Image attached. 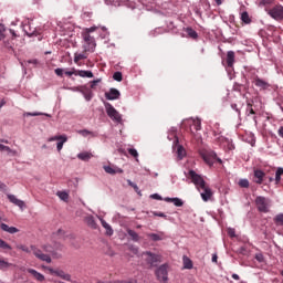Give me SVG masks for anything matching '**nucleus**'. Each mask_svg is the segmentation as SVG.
Wrapping results in <instances>:
<instances>
[{
  "label": "nucleus",
  "instance_id": "obj_49",
  "mask_svg": "<svg viewBox=\"0 0 283 283\" xmlns=\"http://www.w3.org/2000/svg\"><path fill=\"white\" fill-rule=\"evenodd\" d=\"M54 73L56 74V76H63V69H55Z\"/></svg>",
  "mask_w": 283,
  "mask_h": 283
},
{
  "label": "nucleus",
  "instance_id": "obj_6",
  "mask_svg": "<svg viewBox=\"0 0 283 283\" xmlns=\"http://www.w3.org/2000/svg\"><path fill=\"white\" fill-rule=\"evenodd\" d=\"M189 176L198 191H200L202 187L207 186V181H205V179L200 175L196 174V171L190 170Z\"/></svg>",
  "mask_w": 283,
  "mask_h": 283
},
{
  "label": "nucleus",
  "instance_id": "obj_39",
  "mask_svg": "<svg viewBox=\"0 0 283 283\" xmlns=\"http://www.w3.org/2000/svg\"><path fill=\"white\" fill-rule=\"evenodd\" d=\"M128 154L133 156V158H138V150L135 148H128Z\"/></svg>",
  "mask_w": 283,
  "mask_h": 283
},
{
  "label": "nucleus",
  "instance_id": "obj_1",
  "mask_svg": "<svg viewBox=\"0 0 283 283\" xmlns=\"http://www.w3.org/2000/svg\"><path fill=\"white\" fill-rule=\"evenodd\" d=\"M15 249H19V251H23L24 253H32L38 258V260H41L42 262H46L48 264L52 263V258L49 254L43 253V251L36 245H30V248L25 244H18Z\"/></svg>",
  "mask_w": 283,
  "mask_h": 283
},
{
  "label": "nucleus",
  "instance_id": "obj_46",
  "mask_svg": "<svg viewBox=\"0 0 283 283\" xmlns=\"http://www.w3.org/2000/svg\"><path fill=\"white\" fill-rule=\"evenodd\" d=\"M129 187H132L133 189H135V191H138V185L134 184L132 180H127Z\"/></svg>",
  "mask_w": 283,
  "mask_h": 283
},
{
  "label": "nucleus",
  "instance_id": "obj_56",
  "mask_svg": "<svg viewBox=\"0 0 283 283\" xmlns=\"http://www.w3.org/2000/svg\"><path fill=\"white\" fill-rule=\"evenodd\" d=\"M153 198H155V200H163V198H161V197H159V195H158V193L153 195Z\"/></svg>",
  "mask_w": 283,
  "mask_h": 283
},
{
  "label": "nucleus",
  "instance_id": "obj_47",
  "mask_svg": "<svg viewBox=\"0 0 283 283\" xmlns=\"http://www.w3.org/2000/svg\"><path fill=\"white\" fill-rule=\"evenodd\" d=\"M27 116H50V115L43 114V113H27Z\"/></svg>",
  "mask_w": 283,
  "mask_h": 283
},
{
  "label": "nucleus",
  "instance_id": "obj_9",
  "mask_svg": "<svg viewBox=\"0 0 283 283\" xmlns=\"http://www.w3.org/2000/svg\"><path fill=\"white\" fill-rule=\"evenodd\" d=\"M156 276L157 280H159L163 283H167V281L169 280L168 275V271H167V264H163L160 265L157 270H156Z\"/></svg>",
  "mask_w": 283,
  "mask_h": 283
},
{
  "label": "nucleus",
  "instance_id": "obj_48",
  "mask_svg": "<svg viewBox=\"0 0 283 283\" xmlns=\"http://www.w3.org/2000/svg\"><path fill=\"white\" fill-rule=\"evenodd\" d=\"M78 134H81V136H90V134H92V132H90L87 129H83V130H78Z\"/></svg>",
  "mask_w": 283,
  "mask_h": 283
},
{
  "label": "nucleus",
  "instance_id": "obj_42",
  "mask_svg": "<svg viewBox=\"0 0 283 283\" xmlns=\"http://www.w3.org/2000/svg\"><path fill=\"white\" fill-rule=\"evenodd\" d=\"M275 0H261L260 6H271Z\"/></svg>",
  "mask_w": 283,
  "mask_h": 283
},
{
  "label": "nucleus",
  "instance_id": "obj_52",
  "mask_svg": "<svg viewBox=\"0 0 283 283\" xmlns=\"http://www.w3.org/2000/svg\"><path fill=\"white\" fill-rule=\"evenodd\" d=\"M65 74H66V76H73V74H75V76H77V73L74 71H66Z\"/></svg>",
  "mask_w": 283,
  "mask_h": 283
},
{
  "label": "nucleus",
  "instance_id": "obj_20",
  "mask_svg": "<svg viewBox=\"0 0 283 283\" xmlns=\"http://www.w3.org/2000/svg\"><path fill=\"white\" fill-rule=\"evenodd\" d=\"M165 202H172L175 205V207H182L185 205V201H182V199H180L178 197H176V198L166 197Z\"/></svg>",
  "mask_w": 283,
  "mask_h": 283
},
{
  "label": "nucleus",
  "instance_id": "obj_7",
  "mask_svg": "<svg viewBox=\"0 0 283 283\" xmlns=\"http://www.w3.org/2000/svg\"><path fill=\"white\" fill-rule=\"evenodd\" d=\"M268 14L275 21H282L283 20V6L276 4L272 9L268 11Z\"/></svg>",
  "mask_w": 283,
  "mask_h": 283
},
{
  "label": "nucleus",
  "instance_id": "obj_41",
  "mask_svg": "<svg viewBox=\"0 0 283 283\" xmlns=\"http://www.w3.org/2000/svg\"><path fill=\"white\" fill-rule=\"evenodd\" d=\"M42 249L45 253H54V249L50 245H43Z\"/></svg>",
  "mask_w": 283,
  "mask_h": 283
},
{
  "label": "nucleus",
  "instance_id": "obj_38",
  "mask_svg": "<svg viewBox=\"0 0 283 283\" xmlns=\"http://www.w3.org/2000/svg\"><path fill=\"white\" fill-rule=\"evenodd\" d=\"M6 39V27L0 24V41H3Z\"/></svg>",
  "mask_w": 283,
  "mask_h": 283
},
{
  "label": "nucleus",
  "instance_id": "obj_64",
  "mask_svg": "<svg viewBox=\"0 0 283 283\" xmlns=\"http://www.w3.org/2000/svg\"><path fill=\"white\" fill-rule=\"evenodd\" d=\"M249 114H255V111L253 108H250Z\"/></svg>",
  "mask_w": 283,
  "mask_h": 283
},
{
  "label": "nucleus",
  "instance_id": "obj_15",
  "mask_svg": "<svg viewBox=\"0 0 283 283\" xmlns=\"http://www.w3.org/2000/svg\"><path fill=\"white\" fill-rule=\"evenodd\" d=\"M9 202H12V205H15V207H20V209H23L25 207V202H23L21 199H18L14 195H8Z\"/></svg>",
  "mask_w": 283,
  "mask_h": 283
},
{
  "label": "nucleus",
  "instance_id": "obj_28",
  "mask_svg": "<svg viewBox=\"0 0 283 283\" xmlns=\"http://www.w3.org/2000/svg\"><path fill=\"white\" fill-rule=\"evenodd\" d=\"M77 158H78L80 160L87 161V160H90V159L92 158V154H91V153H87V151L80 153V154L77 155Z\"/></svg>",
  "mask_w": 283,
  "mask_h": 283
},
{
  "label": "nucleus",
  "instance_id": "obj_25",
  "mask_svg": "<svg viewBox=\"0 0 283 283\" xmlns=\"http://www.w3.org/2000/svg\"><path fill=\"white\" fill-rule=\"evenodd\" d=\"M87 59V52L83 51V53H75L74 54V63H78V61H83Z\"/></svg>",
  "mask_w": 283,
  "mask_h": 283
},
{
  "label": "nucleus",
  "instance_id": "obj_2",
  "mask_svg": "<svg viewBox=\"0 0 283 283\" xmlns=\"http://www.w3.org/2000/svg\"><path fill=\"white\" fill-rule=\"evenodd\" d=\"M82 36L84 43H86L83 45L84 52L93 53L94 50H96V41L94 40V36H91L90 32L82 33Z\"/></svg>",
  "mask_w": 283,
  "mask_h": 283
},
{
  "label": "nucleus",
  "instance_id": "obj_60",
  "mask_svg": "<svg viewBox=\"0 0 283 283\" xmlns=\"http://www.w3.org/2000/svg\"><path fill=\"white\" fill-rule=\"evenodd\" d=\"M280 180H282V177L275 175V182H280Z\"/></svg>",
  "mask_w": 283,
  "mask_h": 283
},
{
  "label": "nucleus",
  "instance_id": "obj_29",
  "mask_svg": "<svg viewBox=\"0 0 283 283\" xmlns=\"http://www.w3.org/2000/svg\"><path fill=\"white\" fill-rule=\"evenodd\" d=\"M184 269H193V262L188 256H184Z\"/></svg>",
  "mask_w": 283,
  "mask_h": 283
},
{
  "label": "nucleus",
  "instance_id": "obj_58",
  "mask_svg": "<svg viewBox=\"0 0 283 283\" xmlns=\"http://www.w3.org/2000/svg\"><path fill=\"white\" fill-rule=\"evenodd\" d=\"M212 262H218V254L212 255Z\"/></svg>",
  "mask_w": 283,
  "mask_h": 283
},
{
  "label": "nucleus",
  "instance_id": "obj_12",
  "mask_svg": "<svg viewBox=\"0 0 283 283\" xmlns=\"http://www.w3.org/2000/svg\"><path fill=\"white\" fill-rule=\"evenodd\" d=\"M48 269V271L52 274V275H57V277H61L62 280H65L66 282H71L72 281V276L67 273H64L63 270H54L52 268H44Z\"/></svg>",
  "mask_w": 283,
  "mask_h": 283
},
{
  "label": "nucleus",
  "instance_id": "obj_18",
  "mask_svg": "<svg viewBox=\"0 0 283 283\" xmlns=\"http://www.w3.org/2000/svg\"><path fill=\"white\" fill-rule=\"evenodd\" d=\"M264 176H266L264 171L260 169L254 170V178H256L255 179L256 185H262V182H264Z\"/></svg>",
  "mask_w": 283,
  "mask_h": 283
},
{
  "label": "nucleus",
  "instance_id": "obj_40",
  "mask_svg": "<svg viewBox=\"0 0 283 283\" xmlns=\"http://www.w3.org/2000/svg\"><path fill=\"white\" fill-rule=\"evenodd\" d=\"M104 171H106V174H111L112 176H114V174H116V170H114V168H112V166H105Z\"/></svg>",
  "mask_w": 283,
  "mask_h": 283
},
{
  "label": "nucleus",
  "instance_id": "obj_36",
  "mask_svg": "<svg viewBox=\"0 0 283 283\" xmlns=\"http://www.w3.org/2000/svg\"><path fill=\"white\" fill-rule=\"evenodd\" d=\"M193 127L196 132H200V129H202V123L200 122V119L193 120Z\"/></svg>",
  "mask_w": 283,
  "mask_h": 283
},
{
  "label": "nucleus",
  "instance_id": "obj_61",
  "mask_svg": "<svg viewBox=\"0 0 283 283\" xmlns=\"http://www.w3.org/2000/svg\"><path fill=\"white\" fill-rule=\"evenodd\" d=\"M232 279H233V280H240V275H238V274H232Z\"/></svg>",
  "mask_w": 283,
  "mask_h": 283
},
{
  "label": "nucleus",
  "instance_id": "obj_11",
  "mask_svg": "<svg viewBox=\"0 0 283 283\" xmlns=\"http://www.w3.org/2000/svg\"><path fill=\"white\" fill-rule=\"evenodd\" d=\"M199 191L203 202H209V200H211V198L213 197V191L211 190V188H209L207 184L205 187L200 188Z\"/></svg>",
  "mask_w": 283,
  "mask_h": 283
},
{
  "label": "nucleus",
  "instance_id": "obj_51",
  "mask_svg": "<svg viewBox=\"0 0 283 283\" xmlns=\"http://www.w3.org/2000/svg\"><path fill=\"white\" fill-rule=\"evenodd\" d=\"M275 175L282 177L283 176V168H277Z\"/></svg>",
  "mask_w": 283,
  "mask_h": 283
},
{
  "label": "nucleus",
  "instance_id": "obj_16",
  "mask_svg": "<svg viewBox=\"0 0 283 283\" xmlns=\"http://www.w3.org/2000/svg\"><path fill=\"white\" fill-rule=\"evenodd\" d=\"M27 272L30 273V275H32L34 280H36L38 282H45V276L38 272L36 270L28 269Z\"/></svg>",
  "mask_w": 283,
  "mask_h": 283
},
{
  "label": "nucleus",
  "instance_id": "obj_59",
  "mask_svg": "<svg viewBox=\"0 0 283 283\" xmlns=\"http://www.w3.org/2000/svg\"><path fill=\"white\" fill-rule=\"evenodd\" d=\"M256 260H258V262H262V254H256Z\"/></svg>",
  "mask_w": 283,
  "mask_h": 283
},
{
  "label": "nucleus",
  "instance_id": "obj_26",
  "mask_svg": "<svg viewBox=\"0 0 283 283\" xmlns=\"http://www.w3.org/2000/svg\"><path fill=\"white\" fill-rule=\"evenodd\" d=\"M12 266V263L6 261L4 259H0V271H8Z\"/></svg>",
  "mask_w": 283,
  "mask_h": 283
},
{
  "label": "nucleus",
  "instance_id": "obj_23",
  "mask_svg": "<svg viewBox=\"0 0 283 283\" xmlns=\"http://www.w3.org/2000/svg\"><path fill=\"white\" fill-rule=\"evenodd\" d=\"M77 76L82 78H94V73L92 71H77Z\"/></svg>",
  "mask_w": 283,
  "mask_h": 283
},
{
  "label": "nucleus",
  "instance_id": "obj_32",
  "mask_svg": "<svg viewBox=\"0 0 283 283\" xmlns=\"http://www.w3.org/2000/svg\"><path fill=\"white\" fill-rule=\"evenodd\" d=\"M274 222L275 224H277L279 227H283V213L277 214L274 218Z\"/></svg>",
  "mask_w": 283,
  "mask_h": 283
},
{
  "label": "nucleus",
  "instance_id": "obj_5",
  "mask_svg": "<svg viewBox=\"0 0 283 283\" xmlns=\"http://www.w3.org/2000/svg\"><path fill=\"white\" fill-rule=\"evenodd\" d=\"M104 105H105L106 114L107 116H109V118H112V120H114L115 123H120L123 120L120 113H118V111H116V108H114L112 104L105 103Z\"/></svg>",
  "mask_w": 283,
  "mask_h": 283
},
{
  "label": "nucleus",
  "instance_id": "obj_31",
  "mask_svg": "<svg viewBox=\"0 0 283 283\" xmlns=\"http://www.w3.org/2000/svg\"><path fill=\"white\" fill-rule=\"evenodd\" d=\"M102 226L104 227V229H106L107 235L114 234V230H112V226H109L106 221H102Z\"/></svg>",
  "mask_w": 283,
  "mask_h": 283
},
{
  "label": "nucleus",
  "instance_id": "obj_4",
  "mask_svg": "<svg viewBox=\"0 0 283 283\" xmlns=\"http://www.w3.org/2000/svg\"><path fill=\"white\" fill-rule=\"evenodd\" d=\"M201 158L203 159L206 165H209V167H212L217 160L218 163H222L221 159H218V155H216V153L209 150H203L201 153Z\"/></svg>",
  "mask_w": 283,
  "mask_h": 283
},
{
  "label": "nucleus",
  "instance_id": "obj_33",
  "mask_svg": "<svg viewBox=\"0 0 283 283\" xmlns=\"http://www.w3.org/2000/svg\"><path fill=\"white\" fill-rule=\"evenodd\" d=\"M0 249L12 251V247H10V244H8V242L3 241L2 239H0Z\"/></svg>",
  "mask_w": 283,
  "mask_h": 283
},
{
  "label": "nucleus",
  "instance_id": "obj_13",
  "mask_svg": "<svg viewBox=\"0 0 283 283\" xmlns=\"http://www.w3.org/2000/svg\"><path fill=\"white\" fill-rule=\"evenodd\" d=\"M54 140H61L56 145L57 151H61V149H63V145H65V143H67V136L56 135V136H53V137L49 138V143H54Z\"/></svg>",
  "mask_w": 283,
  "mask_h": 283
},
{
  "label": "nucleus",
  "instance_id": "obj_50",
  "mask_svg": "<svg viewBox=\"0 0 283 283\" xmlns=\"http://www.w3.org/2000/svg\"><path fill=\"white\" fill-rule=\"evenodd\" d=\"M154 216H157V218H167V214L164 212H154Z\"/></svg>",
  "mask_w": 283,
  "mask_h": 283
},
{
  "label": "nucleus",
  "instance_id": "obj_17",
  "mask_svg": "<svg viewBox=\"0 0 283 283\" xmlns=\"http://www.w3.org/2000/svg\"><path fill=\"white\" fill-rule=\"evenodd\" d=\"M147 238H150L153 242H160L165 240V238L167 237L165 235V232H159V233H148Z\"/></svg>",
  "mask_w": 283,
  "mask_h": 283
},
{
  "label": "nucleus",
  "instance_id": "obj_53",
  "mask_svg": "<svg viewBox=\"0 0 283 283\" xmlns=\"http://www.w3.org/2000/svg\"><path fill=\"white\" fill-rule=\"evenodd\" d=\"M277 134L281 138H283V126L279 128Z\"/></svg>",
  "mask_w": 283,
  "mask_h": 283
},
{
  "label": "nucleus",
  "instance_id": "obj_55",
  "mask_svg": "<svg viewBox=\"0 0 283 283\" xmlns=\"http://www.w3.org/2000/svg\"><path fill=\"white\" fill-rule=\"evenodd\" d=\"M6 188H7L6 184L0 181V190L6 191Z\"/></svg>",
  "mask_w": 283,
  "mask_h": 283
},
{
  "label": "nucleus",
  "instance_id": "obj_8",
  "mask_svg": "<svg viewBox=\"0 0 283 283\" xmlns=\"http://www.w3.org/2000/svg\"><path fill=\"white\" fill-rule=\"evenodd\" d=\"M143 256L145 258L147 264H150V266H158L160 262V255L154 254L151 252H144Z\"/></svg>",
  "mask_w": 283,
  "mask_h": 283
},
{
  "label": "nucleus",
  "instance_id": "obj_45",
  "mask_svg": "<svg viewBox=\"0 0 283 283\" xmlns=\"http://www.w3.org/2000/svg\"><path fill=\"white\" fill-rule=\"evenodd\" d=\"M177 154H178L179 158H182V156L185 154V148H182V146H179L177 149Z\"/></svg>",
  "mask_w": 283,
  "mask_h": 283
},
{
  "label": "nucleus",
  "instance_id": "obj_27",
  "mask_svg": "<svg viewBox=\"0 0 283 283\" xmlns=\"http://www.w3.org/2000/svg\"><path fill=\"white\" fill-rule=\"evenodd\" d=\"M56 196L60 198V200H63V202H67V200H70V193L66 191H57Z\"/></svg>",
  "mask_w": 283,
  "mask_h": 283
},
{
  "label": "nucleus",
  "instance_id": "obj_30",
  "mask_svg": "<svg viewBox=\"0 0 283 283\" xmlns=\"http://www.w3.org/2000/svg\"><path fill=\"white\" fill-rule=\"evenodd\" d=\"M241 21H242L243 23H245V24L251 23V17H249V12L243 11V12L241 13Z\"/></svg>",
  "mask_w": 283,
  "mask_h": 283
},
{
  "label": "nucleus",
  "instance_id": "obj_35",
  "mask_svg": "<svg viewBox=\"0 0 283 283\" xmlns=\"http://www.w3.org/2000/svg\"><path fill=\"white\" fill-rule=\"evenodd\" d=\"M187 32L190 39H198V32H196L193 29L189 28L187 29Z\"/></svg>",
  "mask_w": 283,
  "mask_h": 283
},
{
  "label": "nucleus",
  "instance_id": "obj_54",
  "mask_svg": "<svg viewBox=\"0 0 283 283\" xmlns=\"http://www.w3.org/2000/svg\"><path fill=\"white\" fill-rule=\"evenodd\" d=\"M2 151H8L10 154V151H12V149H10L9 146H2Z\"/></svg>",
  "mask_w": 283,
  "mask_h": 283
},
{
  "label": "nucleus",
  "instance_id": "obj_21",
  "mask_svg": "<svg viewBox=\"0 0 283 283\" xmlns=\"http://www.w3.org/2000/svg\"><path fill=\"white\" fill-rule=\"evenodd\" d=\"M0 228L2 231H6L7 233H11V234L19 233V230L17 228L10 227L6 223H1Z\"/></svg>",
  "mask_w": 283,
  "mask_h": 283
},
{
  "label": "nucleus",
  "instance_id": "obj_24",
  "mask_svg": "<svg viewBox=\"0 0 283 283\" xmlns=\"http://www.w3.org/2000/svg\"><path fill=\"white\" fill-rule=\"evenodd\" d=\"M85 222L91 229H96V220H94L93 216L85 217Z\"/></svg>",
  "mask_w": 283,
  "mask_h": 283
},
{
  "label": "nucleus",
  "instance_id": "obj_62",
  "mask_svg": "<svg viewBox=\"0 0 283 283\" xmlns=\"http://www.w3.org/2000/svg\"><path fill=\"white\" fill-rule=\"evenodd\" d=\"M214 1H216L217 6H222V1H224V0H214Z\"/></svg>",
  "mask_w": 283,
  "mask_h": 283
},
{
  "label": "nucleus",
  "instance_id": "obj_14",
  "mask_svg": "<svg viewBox=\"0 0 283 283\" xmlns=\"http://www.w3.org/2000/svg\"><path fill=\"white\" fill-rule=\"evenodd\" d=\"M105 98L107 101H116L120 98V92L116 88H111L109 92L105 93Z\"/></svg>",
  "mask_w": 283,
  "mask_h": 283
},
{
  "label": "nucleus",
  "instance_id": "obj_34",
  "mask_svg": "<svg viewBox=\"0 0 283 283\" xmlns=\"http://www.w3.org/2000/svg\"><path fill=\"white\" fill-rule=\"evenodd\" d=\"M239 187L242 189H249V180L248 179H240L239 180Z\"/></svg>",
  "mask_w": 283,
  "mask_h": 283
},
{
  "label": "nucleus",
  "instance_id": "obj_22",
  "mask_svg": "<svg viewBox=\"0 0 283 283\" xmlns=\"http://www.w3.org/2000/svg\"><path fill=\"white\" fill-rule=\"evenodd\" d=\"M127 234L129 235L130 240H133V242H139L140 235H138L136 231L127 229Z\"/></svg>",
  "mask_w": 283,
  "mask_h": 283
},
{
  "label": "nucleus",
  "instance_id": "obj_44",
  "mask_svg": "<svg viewBox=\"0 0 283 283\" xmlns=\"http://www.w3.org/2000/svg\"><path fill=\"white\" fill-rule=\"evenodd\" d=\"M228 235H229L230 238H235V229L229 228V229H228Z\"/></svg>",
  "mask_w": 283,
  "mask_h": 283
},
{
  "label": "nucleus",
  "instance_id": "obj_3",
  "mask_svg": "<svg viewBox=\"0 0 283 283\" xmlns=\"http://www.w3.org/2000/svg\"><path fill=\"white\" fill-rule=\"evenodd\" d=\"M255 206L261 213H269V207H271V200L269 198L259 196L255 199Z\"/></svg>",
  "mask_w": 283,
  "mask_h": 283
},
{
  "label": "nucleus",
  "instance_id": "obj_43",
  "mask_svg": "<svg viewBox=\"0 0 283 283\" xmlns=\"http://www.w3.org/2000/svg\"><path fill=\"white\" fill-rule=\"evenodd\" d=\"M101 83V80H94L91 82V90H96V86Z\"/></svg>",
  "mask_w": 283,
  "mask_h": 283
},
{
  "label": "nucleus",
  "instance_id": "obj_19",
  "mask_svg": "<svg viewBox=\"0 0 283 283\" xmlns=\"http://www.w3.org/2000/svg\"><path fill=\"white\" fill-rule=\"evenodd\" d=\"M233 63H235V52L228 51V53H227V65H228V67H233Z\"/></svg>",
  "mask_w": 283,
  "mask_h": 283
},
{
  "label": "nucleus",
  "instance_id": "obj_63",
  "mask_svg": "<svg viewBox=\"0 0 283 283\" xmlns=\"http://www.w3.org/2000/svg\"><path fill=\"white\" fill-rule=\"evenodd\" d=\"M133 253H135V255H137V253H138V248H133Z\"/></svg>",
  "mask_w": 283,
  "mask_h": 283
},
{
  "label": "nucleus",
  "instance_id": "obj_57",
  "mask_svg": "<svg viewBox=\"0 0 283 283\" xmlns=\"http://www.w3.org/2000/svg\"><path fill=\"white\" fill-rule=\"evenodd\" d=\"M95 30H96V28L92 27V28H90V29H86L85 32H88V34H90V32H94Z\"/></svg>",
  "mask_w": 283,
  "mask_h": 283
},
{
  "label": "nucleus",
  "instance_id": "obj_10",
  "mask_svg": "<svg viewBox=\"0 0 283 283\" xmlns=\"http://www.w3.org/2000/svg\"><path fill=\"white\" fill-rule=\"evenodd\" d=\"M253 84L255 85V87H259V90L261 92H264L266 90L271 88V84L269 82H266L265 80L261 78L260 76H254L253 78Z\"/></svg>",
  "mask_w": 283,
  "mask_h": 283
},
{
  "label": "nucleus",
  "instance_id": "obj_37",
  "mask_svg": "<svg viewBox=\"0 0 283 283\" xmlns=\"http://www.w3.org/2000/svg\"><path fill=\"white\" fill-rule=\"evenodd\" d=\"M114 81H117L118 83H120V81H123V73L120 72H115L113 75Z\"/></svg>",
  "mask_w": 283,
  "mask_h": 283
}]
</instances>
